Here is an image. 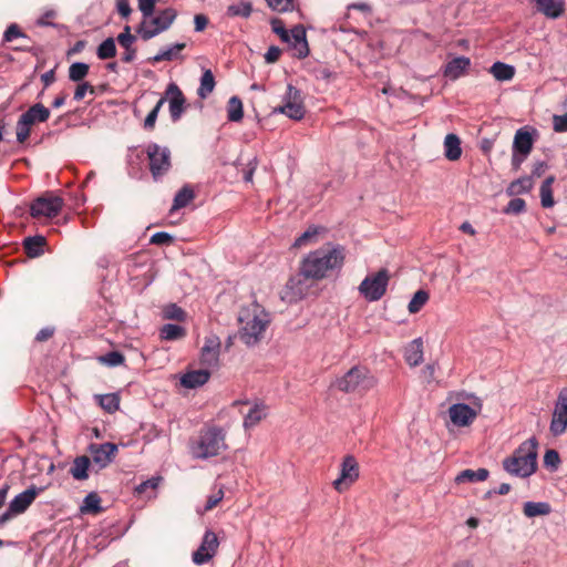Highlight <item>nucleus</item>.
I'll list each match as a JSON object with an SVG mask.
<instances>
[{
	"label": "nucleus",
	"mask_w": 567,
	"mask_h": 567,
	"mask_svg": "<svg viewBox=\"0 0 567 567\" xmlns=\"http://www.w3.org/2000/svg\"><path fill=\"white\" fill-rule=\"evenodd\" d=\"M344 248L340 245L327 244L309 252L300 264V275L307 279L320 280L329 271L340 269L344 262Z\"/></svg>",
	"instance_id": "obj_1"
},
{
	"label": "nucleus",
	"mask_w": 567,
	"mask_h": 567,
	"mask_svg": "<svg viewBox=\"0 0 567 567\" xmlns=\"http://www.w3.org/2000/svg\"><path fill=\"white\" fill-rule=\"evenodd\" d=\"M538 442L535 437L524 441L509 456L503 461L504 470L517 477H528L537 468Z\"/></svg>",
	"instance_id": "obj_2"
},
{
	"label": "nucleus",
	"mask_w": 567,
	"mask_h": 567,
	"mask_svg": "<svg viewBox=\"0 0 567 567\" xmlns=\"http://www.w3.org/2000/svg\"><path fill=\"white\" fill-rule=\"evenodd\" d=\"M377 384V379L370 371L360 365L352 367L342 377L338 378L334 385L344 393H365Z\"/></svg>",
	"instance_id": "obj_3"
},
{
	"label": "nucleus",
	"mask_w": 567,
	"mask_h": 567,
	"mask_svg": "<svg viewBox=\"0 0 567 567\" xmlns=\"http://www.w3.org/2000/svg\"><path fill=\"white\" fill-rule=\"evenodd\" d=\"M458 399L468 400L471 405L454 403L449 408V416L453 425L457 427L470 426L482 411V400L473 393H460Z\"/></svg>",
	"instance_id": "obj_4"
},
{
	"label": "nucleus",
	"mask_w": 567,
	"mask_h": 567,
	"mask_svg": "<svg viewBox=\"0 0 567 567\" xmlns=\"http://www.w3.org/2000/svg\"><path fill=\"white\" fill-rule=\"evenodd\" d=\"M225 447L224 435L219 429L212 427L203 431L198 440L192 445V455L195 458L216 456Z\"/></svg>",
	"instance_id": "obj_5"
},
{
	"label": "nucleus",
	"mask_w": 567,
	"mask_h": 567,
	"mask_svg": "<svg viewBox=\"0 0 567 567\" xmlns=\"http://www.w3.org/2000/svg\"><path fill=\"white\" fill-rule=\"evenodd\" d=\"M389 280L386 269L368 275L358 287L359 293L369 302L379 301L386 292Z\"/></svg>",
	"instance_id": "obj_6"
},
{
	"label": "nucleus",
	"mask_w": 567,
	"mask_h": 567,
	"mask_svg": "<svg viewBox=\"0 0 567 567\" xmlns=\"http://www.w3.org/2000/svg\"><path fill=\"white\" fill-rule=\"evenodd\" d=\"M176 16L177 12L173 8L164 9L156 17L152 16L146 21H143L137 32L143 40H150L167 30L173 24Z\"/></svg>",
	"instance_id": "obj_7"
},
{
	"label": "nucleus",
	"mask_w": 567,
	"mask_h": 567,
	"mask_svg": "<svg viewBox=\"0 0 567 567\" xmlns=\"http://www.w3.org/2000/svg\"><path fill=\"white\" fill-rule=\"evenodd\" d=\"M64 205L63 199L53 193H45L35 198L30 205V214L35 219L56 217Z\"/></svg>",
	"instance_id": "obj_8"
},
{
	"label": "nucleus",
	"mask_w": 567,
	"mask_h": 567,
	"mask_svg": "<svg viewBox=\"0 0 567 567\" xmlns=\"http://www.w3.org/2000/svg\"><path fill=\"white\" fill-rule=\"evenodd\" d=\"M272 321L271 313L258 303L250 305V346L266 337Z\"/></svg>",
	"instance_id": "obj_9"
},
{
	"label": "nucleus",
	"mask_w": 567,
	"mask_h": 567,
	"mask_svg": "<svg viewBox=\"0 0 567 567\" xmlns=\"http://www.w3.org/2000/svg\"><path fill=\"white\" fill-rule=\"evenodd\" d=\"M276 111L295 121L303 118L306 110L301 91L288 84L282 104Z\"/></svg>",
	"instance_id": "obj_10"
},
{
	"label": "nucleus",
	"mask_w": 567,
	"mask_h": 567,
	"mask_svg": "<svg viewBox=\"0 0 567 567\" xmlns=\"http://www.w3.org/2000/svg\"><path fill=\"white\" fill-rule=\"evenodd\" d=\"M42 491L43 488L41 487L31 486L18 494L10 502L8 509L0 515V526L6 524L13 516L24 513Z\"/></svg>",
	"instance_id": "obj_11"
},
{
	"label": "nucleus",
	"mask_w": 567,
	"mask_h": 567,
	"mask_svg": "<svg viewBox=\"0 0 567 567\" xmlns=\"http://www.w3.org/2000/svg\"><path fill=\"white\" fill-rule=\"evenodd\" d=\"M150 169L154 178L165 174L171 167V152L165 146L152 143L147 146Z\"/></svg>",
	"instance_id": "obj_12"
},
{
	"label": "nucleus",
	"mask_w": 567,
	"mask_h": 567,
	"mask_svg": "<svg viewBox=\"0 0 567 567\" xmlns=\"http://www.w3.org/2000/svg\"><path fill=\"white\" fill-rule=\"evenodd\" d=\"M567 430V386L558 393L554 406L549 431L554 436L563 435Z\"/></svg>",
	"instance_id": "obj_13"
},
{
	"label": "nucleus",
	"mask_w": 567,
	"mask_h": 567,
	"mask_svg": "<svg viewBox=\"0 0 567 567\" xmlns=\"http://www.w3.org/2000/svg\"><path fill=\"white\" fill-rule=\"evenodd\" d=\"M359 478V464L354 456L347 455L343 457L340 475L332 483L333 488L339 493L347 491Z\"/></svg>",
	"instance_id": "obj_14"
},
{
	"label": "nucleus",
	"mask_w": 567,
	"mask_h": 567,
	"mask_svg": "<svg viewBox=\"0 0 567 567\" xmlns=\"http://www.w3.org/2000/svg\"><path fill=\"white\" fill-rule=\"evenodd\" d=\"M533 148V137L524 128H519L514 136L512 165L518 169Z\"/></svg>",
	"instance_id": "obj_15"
},
{
	"label": "nucleus",
	"mask_w": 567,
	"mask_h": 567,
	"mask_svg": "<svg viewBox=\"0 0 567 567\" xmlns=\"http://www.w3.org/2000/svg\"><path fill=\"white\" fill-rule=\"evenodd\" d=\"M163 97L168 102L172 121H179L186 110V99L181 89L175 83H169Z\"/></svg>",
	"instance_id": "obj_16"
},
{
	"label": "nucleus",
	"mask_w": 567,
	"mask_h": 567,
	"mask_svg": "<svg viewBox=\"0 0 567 567\" xmlns=\"http://www.w3.org/2000/svg\"><path fill=\"white\" fill-rule=\"evenodd\" d=\"M89 452L92 456L94 465L100 470L105 468L115 457L117 445L113 443H92L89 446Z\"/></svg>",
	"instance_id": "obj_17"
},
{
	"label": "nucleus",
	"mask_w": 567,
	"mask_h": 567,
	"mask_svg": "<svg viewBox=\"0 0 567 567\" xmlns=\"http://www.w3.org/2000/svg\"><path fill=\"white\" fill-rule=\"evenodd\" d=\"M218 547V539L215 533L206 532L199 548L193 554V561L196 565H203L209 561Z\"/></svg>",
	"instance_id": "obj_18"
},
{
	"label": "nucleus",
	"mask_w": 567,
	"mask_h": 567,
	"mask_svg": "<svg viewBox=\"0 0 567 567\" xmlns=\"http://www.w3.org/2000/svg\"><path fill=\"white\" fill-rule=\"evenodd\" d=\"M220 353V340L217 336H209L205 339V343L200 351V362L207 368L218 365Z\"/></svg>",
	"instance_id": "obj_19"
},
{
	"label": "nucleus",
	"mask_w": 567,
	"mask_h": 567,
	"mask_svg": "<svg viewBox=\"0 0 567 567\" xmlns=\"http://www.w3.org/2000/svg\"><path fill=\"white\" fill-rule=\"evenodd\" d=\"M286 43L291 48L293 56L302 59L309 53L306 30L302 25H296L290 30L289 38Z\"/></svg>",
	"instance_id": "obj_20"
},
{
	"label": "nucleus",
	"mask_w": 567,
	"mask_h": 567,
	"mask_svg": "<svg viewBox=\"0 0 567 567\" xmlns=\"http://www.w3.org/2000/svg\"><path fill=\"white\" fill-rule=\"evenodd\" d=\"M210 373L206 369L188 371L181 377V384L186 389H196L209 380Z\"/></svg>",
	"instance_id": "obj_21"
},
{
	"label": "nucleus",
	"mask_w": 567,
	"mask_h": 567,
	"mask_svg": "<svg viewBox=\"0 0 567 567\" xmlns=\"http://www.w3.org/2000/svg\"><path fill=\"white\" fill-rule=\"evenodd\" d=\"M471 65V60L466 56H456L452 59L444 69V75L450 80L461 78Z\"/></svg>",
	"instance_id": "obj_22"
},
{
	"label": "nucleus",
	"mask_w": 567,
	"mask_h": 567,
	"mask_svg": "<svg viewBox=\"0 0 567 567\" xmlns=\"http://www.w3.org/2000/svg\"><path fill=\"white\" fill-rule=\"evenodd\" d=\"M547 18L556 19L564 12V0H530Z\"/></svg>",
	"instance_id": "obj_23"
},
{
	"label": "nucleus",
	"mask_w": 567,
	"mask_h": 567,
	"mask_svg": "<svg viewBox=\"0 0 567 567\" xmlns=\"http://www.w3.org/2000/svg\"><path fill=\"white\" fill-rule=\"evenodd\" d=\"M404 359L410 367H416L423 361V342L414 339L405 348Z\"/></svg>",
	"instance_id": "obj_24"
},
{
	"label": "nucleus",
	"mask_w": 567,
	"mask_h": 567,
	"mask_svg": "<svg viewBox=\"0 0 567 567\" xmlns=\"http://www.w3.org/2000/svg\"><path fill=\"white\" fill-rule=\"evenodd\" d=\"M270 413V406L264 399L250 401V426L260 423Z\"/></svg>",
	"instance_id": "obj_25"
},
{
	"label": "nucleus",
	"mask_w": 567,
	"mask_h": 567,
	"mask_svg": "<svg viewBox=\"0 0 567 567\" xmlns=\"http://www.w3.org/2000/svg\"><path fill=\"white\" fill-rule=\"evenodd\" d=\"M91 461L89 456L82 455L74 458L72 462L70 474L76 481H84L89 478V470Z\"/></svg>",
	"instance_id": "obj_26"
},
{
	"label": "nucleus",
	"mask_w": 567,
	"mask_h": 567,
	"mask_svg": "<svg viewBox=\"0 0 567 567\" xmlns=\"http://www.w3.org/2000/svg\"><path fill=\"white\" fill-rule=\"evenodd\" d=\"M444 155L449 161H457L462 155L461 140L456 134H447L444 138Z\"/></svg>",
	"instance_id": "obj_27"
},
{
	"label": "nucleus",
	"mask_w": 567,
	"mask_h": 567,
	"mask_svg": "<svg viewBox=\"0 0 567 567\" xmlns=\"http://www.w3.org/2000/svg\"><path fill=\"white\" fill-rule=\"evenodd\" d=\"M523 513L528 518L547 516L551 513V506L547 502H526L523 505Z\"/></svg>",
	"instance_id": "obj_28"
},
{
	"label": "nucleus",
	"mask_w": 567,
	"mask_h": 567,
	"mask_svg": "<svg viewBox=\"0 0 567 567\" xmlns=\"http://www.w3.org/2000/svg\"><path fill=\"white\" fill-rule=\"evenodd\" d=\"M184 48L185 43H174L169 47L162 48L151 60L153 63L173 61L179 56V53Z\"/></svg>",
	"instance_id": "obj_29"
},
{
	"label": "nucleus",
	"mask_w": 567,
	"mask_h": 567,
	"mask_svg": "<svg viewBox=\"0 0 567 567\" xmlns=\"http://www.w3.org/2000/svg\"><path fill=\"white\" fill-rule=\"evenodd\" d=\"M488 471L486 468L474 470H464L458 473L455 477V482L457 484L466 483V482H483L488 477Z\"/></svg>",
	"instance_id": "obj_30"
},
{
	"label": "nucleus",
	"mask_w": 567,
	"mask_h": 567,
	"mask_svg": "<svg viewBox=\"0 0 567 567\" xmlns=\"http://www.w3.org/2000/svg\"><path fill=\"white\" fill-rule=\"evenodd\" d=\"M554 182H555V176L550 175L540 185L539 195H540V203L544 208H550L555 204L554 196H553Z\"/></svg>",
	"instance_id": "obj_31"
},
{
	"label": "nucleus",
	"mask_w": 567,
	"mask_h": 567,
	"mask_svg": "<svg viewBox=\"0 0 567 567\" xmlns=\"http://www.w3.org/2000/svg\"><path fill=\"white\" fill-rule=\"evenodd\" d=\"M24 116L30 120V123H43L50 117V110L41 103H37L25 111Z\"/></svg>",
	"instance_id": "obj_32"
},
{
	"label": "nucleus",
	"mask_w": 567,
	"mask_h": 567,
	"mask_svg": "<svg viewBox=\"0 0 567 567\" xmlns=\"http://www.w3.org/2000/svg\"><path fill=\"white\" fill-rule=\"evenodd\" d=\"M227 120L229 122H239L244 117V105L239 97L231 96L228 100L227 106Z\"/></svg>",
	"instance_id": "obj_33"
},
{
	"label": "nucleus",
	"mask_w": 567,
	"mask_h": 567,
	"mask_svg": "<svg viewBox=\"0 0 567 567\" xmlns=\"http://www.w3.org/2000/svg\"><path fill=\"white\" fill-rule=\"evenodd\" d=\"M45 238L43 236H33L24 239V249L30 257H39L43 254L45 245Z\"/></svg>",
	"instance_id": "obj_34"
},
{
	"label": "nucleus",
	"mask_w": 567,
	"mask_h": 567,
	"mask_svg": "<svg viewBox=\"0 0 567 567\" xmlns=\"http://www.w3.org/2000/svg\"><path fill=\"white\" fill-rule=\"evenodd\" d=\"M215 89V78L210 70H205L200 78V84L197 90V95L200 99H206Z\"/></svg>",
	"instance_id": "obj_35"
},
{
	"label": "nucleus",
	"mask_w": 567,
	"mask_h": 567,
	"mask_svg": "<svg viewBox=\"0 0 567 567\" xmlns=\"http://www.w3.org/2000/svg\"><path fill=\"white\" fill-rule=\"evenodd\" d=\"M491 73L497 81H509L515 75V69L503 62H495L491 68Z\"/></svg>",
	"instance_id": "obj_36"
},
{
	"label": "nucleus",
	"mask_w": 567,
	"mask_h": 567,
	"mask_svg": "<svg viewBox=\"0 0 567 567\" xmlns=\"http://www.w3.org/2000/svg\"><path fill=\"white\" fill-rule=\"evenodd\" d=\"M534 186L532 177L525 176L511 183L507 193L511 196L528 193Z\"/></svg>",
	"instance_id": "obj_37"
},
{
	"label": "nucleus",
	"mask_w": 567,
	"mask_h": 567,
	"mask_svg": "<svg viewBox=\"0 0 567 567\" xmlns=\"http://www.w3.org/2000/svg\"><path fill=\"white\" fill-rule=\"evenodd\" d=\"M95 398L100 406L107 413H114L118 410L120 398L116 393L100 394Z\"/></svg>",
	"instance_id": "obj_38"
},
{
	"label": "nucleus",
	"mask_w": 567,
	"mask_h": 567,
	"mask_svg": "<svg viewBox=\"0 0 567 567\" xmlns=\"http://www.w3.org/2000/svg\"><path fill=\"white\" fill-rule=\"evenodd\" d=\"M193 198L194 192L188 187H183L176 193L171 210H178L186 207L193 200Z\"/></svg>",
	"instance_id": "obj_39"
},
{
	"label": "nucleus",
	"mask_w": 567,
	"mask_h": 567,
	"mask_svg": "<svg viewBox=\"0 0 567 567\" xmlns=\"http://www.w3.org/2000/svg\"><path fill=\"white\" fill-rule=\"evenodd\" d=\"M323 230L322 227L310 226L293 243V247H302L310 243H316L317 236Z\"/></svg>",
	"instance_id": "obj_40"
},
{
	"label": "nucleus",
	"mask_w": 567,
	"mask_h": 567,
	"mask_svg": "<svg viewBox=\"0 0 567 567\" xmlns=\"http://www.w3.org/2000/svg\"><path fill=\"white\" fill-rule=\"evenodd\" d=\"M185 336V329L178 324L167 323L161 329V338L164 340H177Z\"/></svg>",
	"instance_id": "obj_41"
},
{
	"label": "nucleus",
	"mask_w": 567,
	"mask_h": 567,
	"mask_svg": "<svg viewBox=\"0 0 567 567\" xmlns=\"http://www.w3.org/2000/svg\"><path fill=\"white\" fill-rule=\"evenodd\" d=\"M96 54L101 60H107L116 54V45L113 38H107L97 48Z\"/></svg>",
	"instance_id": "obj_42"
},
{
	"label": "nucleus",
	"mask_w": 567,
	"mask_h": 567,
	"mask_svg": "<svg viewBox=\"0 0 567 567\" xmlns=\"http://www.w3.org/2000/svg\"><path fill=\"white\" fill-rule=\"evenodd\" d=\"M89 73V65L84 62L72 63L69 68V79L73 82L82 81Z\"/></svg>",
	"instance_id": "obj_43"
},
{
	"label": "nucleus",
	"mask_w": 567,
	"mask_h": 567,
	"mask_svg": "<svg viewBox=\"0 0 567 567\" xmlns=\"http://www.w3.org/2000/svg\"><path fill=\"white\" fill-rule=\"evenodd\" d=\"M32 124L30 123V120L24 116V114H21L17 122V141L19 143H24L28 137L30 136Z\"/></svg>",
	"instance_id": "obj_44"
},
{
	"label": "nucleus",
	"mask_w": 567,
	"mask_h": 567,
	"mask_svg": "<svg viewBox=\"0 0 567 567\" xmlns=\"http://www.w3.org/2000/svg\"><path fill=\"white\" fill-rule=\"evenodd\" d=\"M429 300V293L425 290H417L409 302L410 313L419 312Z\"/></svg>",
	"instance_id": "obj_45"
},
{
	"label": "nucleus",
	"mask_w": 567,
	"mask_h": 567,
	"mask_svg": "<svg viewBox=\"0 0 567 567\" xmlns=\"http://www.w3.org/2000/svg\"><path fill=\"white\" fill-rule=\"evenodd\" d=\"M166 102V97H161L155 106L152 109V111L147 114V116L144 120L143 127L147 131H152L155 127V123L158 116V113Z\"/></svg>",
	"instance_id": "obj_46"
},
{
	"label": "nucleus",
	"mask_w": 567,
	"mask_h": 567,
	"mask_svg": "<svg viewBox=\"0 0 567 567\" xmlns=\"http://www.w3.org/2000/svg\"><path fill=\"white\" fill-rule=\"evenodd\" d=\"M227 16L233 17V18H236V17L248 18V3L241 1L239 3H234V4L229 6L227 9Z\"/></svg>",
	"instance_id": "obj_47"
},
{
	"label": "nucleus",
	"mask_w": 567,
	"mask_h": 567,
	"mask_svg": "<svg viewBox=\"0 0 567 567\" xmlns=\"http://www.w3.org/2000/svg\"><path fill=\"white\" fill-rule=\"evenodd\" d=\"M117 42L124 49H133L134 48L133 43L135 42V37L131 33V28L128 25H126L124 28L123 32H121L117 35Z\"/></svg>",
	"instance_id": "obj_48"
},
{
	"label": "nucleus",
	"mask_w": 567,
	"mask_h": 567,
	"mask_svg": "<svg viewBox=\"0 0 567 567\" xmlns=\"http://www.w3.org/2000/svg\"><path fill=\"white\" fill-rule=\"evenodd\" d=\"M268 6L278 12H287L293 9L292 0H266Z\"/></svg>",
	"instance_id": "obj_49"
},
{
	"label": "nucleus",
	"mask_w": 567,
	"mask_h": 567,
	"mask_svg": "<svg viewBox=\"0 0 567 567\" xmlns=\"http://www.w3.org/2000/svg\"><path fill=\"white\" fill-rule=\"evenodd\" d=\"M100 360L110 367H117L124 362V357L117 351H112L101 357Z\"/></svg>",
	"instance_id": "obj_50"
},
{
	"label": "nucleus",
	"mask_w": 567,
	"mask_h": 567,
	"mask_svg": "<svg viewBox=\"0 0 567 567\" xmlns=\"http://www.w3.org/2000/svg\"><path fill=\"white\" fill-rule=\"evenodd\" d=\"M159 481L161 478L159 477H152L145 482H142L140 485H137L135 487V492L138 494V495H143L145 494L148 489H151L152 492H154L158 484H159Z\"/></svg>",
	"instance_id": "obj_51"
},
{
	"label": "nucleus",
	"mask_w": 567,
	"mask_h": 567,
	"mask_svg": "<svg viewBox=\"0 0 567 567\" xmlns=\"http://www.w3.org/2000/svg\"><path fill=\"white\" fill-rule=\"evenodd\" d=\"M525 207L526 204L524 199L513 198L512 200H509L504 212L506 214H520L525 210Z\"/></svg>",
	"instance_id": "obj_52"
},
{
	"label": "nucleus",
	"mask_w": 567,
	"mask_h": 567,
	"mask_svg": "<svg viewBox=\"0 0 567 567\" xmlns=\"http://www.w3.org/2000/svg\"><path fill=\"white\" fill-rule=\"evenodd\" d=\"M223 496H224V493L219 488L218 491H216L213 495H210L207 498V502H206L204 508L203 509L198 508L197 512L203 514L205 512L213 509L221 501Z\"/></svg>",
	"instance_id": "obj_53"
},
{
	"label": "nucleus",
	"mask_w": 567,
	"mask_h": 567,
	"mask_svg": "<svg viewBox=\"0 0 567 567\" xmlns=\"http://www.w3.org/2000/svg\"><path fill=\"white\" fill-rule=\"evenodd\" d=\"M271 27H272V31L277 35H279V38L281 39L282 42L288 41L290 31H288L286 29L285 23L281 20H279V19L271 20Z\"/></svg>",
	"instance_id": "obj_54"
},
{
	"label": "nucleus",
	"mask_w": 567,
	"mask_h": 567,
	"mask_svg": "<svg viewBox=\"0 0 567 567\" xmlns=\"http://www.w3.org/2000/svg\"><path fill=\"white\" fill-rule=\"evenodd\" d=\"M165 318L167 319H175V320H184L185 319V311L177 307L176 305L168 306L164 311Z\"/></svg>",
	"instance_id": "obj_55"
},
{
	"label": "nucleus",
	"mask_w": 567,
	"mask_h": 567,
	"mask_svg": "<svg viewBox=\"0 0 567 567\" xmlns=\"http://www.w3.org/2000/svg\"><path fill=\"white\" fill-rule=\"evenodd\" d=\"M90 92L91 94H94V87L89 82H82L80 83L74 92V100L81 101L84 99L85 94Z\"/></svg>",
	"instance_id": "obj_56"
},
{
	"label": "nucleus",
	"mask_w": 567,
	"mask_h": 567,
	"mask_svg": "<svg viewBox=\"0 0 567 567\" xmlns=\"http://www.w3.org/2000/svg\"><path fill=\"white\" fill-rule=\"evenodd\" d=\"M173 241V236L165 231H158L152 235L151 243L154 245H167Z\"/></svg>",
	"instance_id": "obj_57"
},
{
	"label": "nucleus",
	"mask_w": 567,
	"mask_h": 567,
	"mask_svg": "<svg viewBox=\"0 0 567 567\" xmlns=\"http://www.w3.org/2000/svg\"><path fill=\"white\" fill-rule=\"evenodd\" d=\"M553 125H554L555 132H558V133L567 132V114L554 115L553 116Z\"/></svg>",
	"instance_id": "obj_58"
},
{
	"label": "nucleus",
	"mask_w": 567,
	"mask_h": 567,
	"mask_svg": "<svg viewBox=\"0 0 567 567\" xmlns=\"http://www.w3.org/2000/svg\"><path fill=\"white\" fill-rule=\"evenodd\" d=\"M24 37V34L20 31L17 24H11L8 27L3 34V40L6 42H11L17 38Z\"/></svg>",
	"instance_id": "obj_59"
},
{
	"label": "nucleus",
	"mask_w": 567,
	"mask_h": 567,
	"mask_svg": "<svg viewBox=\"0 0 567 567\" xmlns=\"http://www.w3.org/2000/svg\"><path fill=\"white\" fill-rule=\"evenodd\" d=\"M84 509L95 512L100 508V498L95 494H89L84 498Z\"/></svg>",
	"instance_id": "obj_60"
},
{
	"label": "nucleus",
	"mask_w": 567,
	"mask_h": 567,
	"mask_svg": "<svg viewBox=\"0 0 567 567\" xmlns=\"http://www.w3.org/2000/svg\"><path fill=\"white\" fill-rule=\"evenodd\" d=\"M559 454L555 450H548L544 456V463L547 466L556 467L559 464Z\"/></svg>",
	"instance_id": "obj_61"
},
{
	"label": "nucleus",
	"mask_w": 567,
	"mask_h": 567,
	"mask_svg": "<svg viewBox=\"0 0 567 567\" xmlns=\"http://www.w3.org/2000/svg\"><path fill=\"white\" fill-rule=\"evenodd\" d=\"M116 10L125 19H127L132 12L128 0H116Z\"/></svg>",
	"instance_id": "obj_62"
},
{
	"label": "nucleus",
	"mask_w": 567,
	"mask_h": 567,
	"mask_svg": "<svg viewBox=\"0 0 567 567\" xmlns=\"http://www.w3.org/2000/svg\"><path fill=\"white\" fill-rule=\"evenodd\" d=\"M281 54V50L278 47H270L265 53V60L268 63H275Z\"/></svg>",
	"instance_id": "obj_63"
},
{
	"label": "nucleus",
	"mask_w": 567,
	"mask_h": 567,
	"mask_svg": "<svg viewBox=\"0 0 567 567\" xmlns=\"http://www.w3.org/2000/svg\"><path fill=\"white\" fill-rule=\"evenodd\" d=\"M194 24H195V31L196 32H202L205 30V28L207 27L208 24V19L206 16L204 14H196L194 17Z\"/></svg>",
	"instance_id": "obj_64"
}]
</instances>
